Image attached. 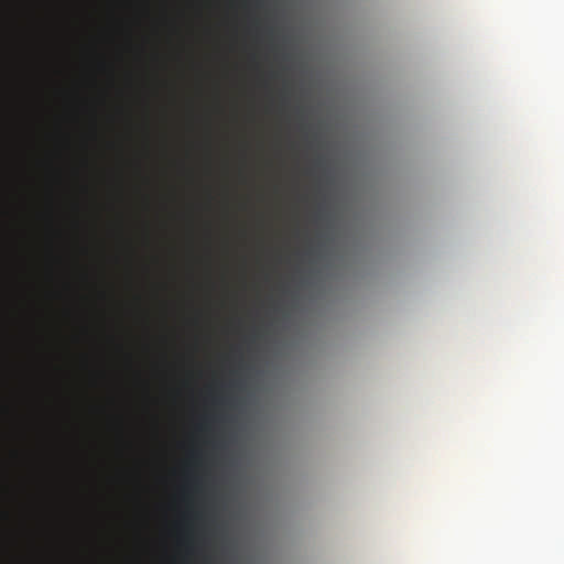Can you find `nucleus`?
<instances>
[{"instance_id":"nucleus-1","label":"nucleus","mask_w":564,"mask_h":564,"mask_svg":"<svg viewBox=\"0 0 564 564\" xmlns=\"http://www.w3.org/2000/svg\"><path fill=\"white\" fill-rule=\"evenodd\" d=\"M7 521L2 520V564H7Z\"/></svg>"}]
</instances>
